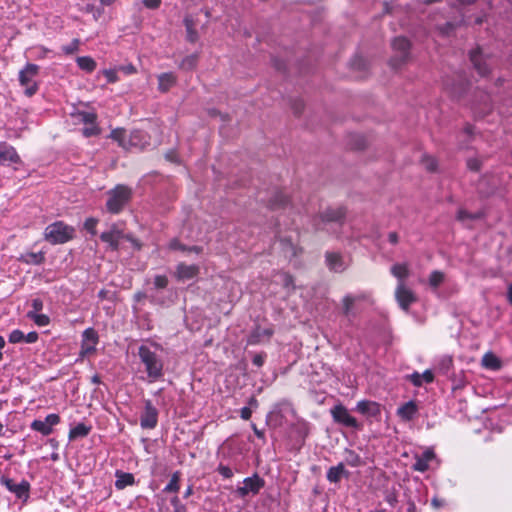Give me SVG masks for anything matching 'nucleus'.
I'll list each match as a JSON object with an SVG mask.
<instances>
[{"mask_svg":"<svg viewBox=\"0 0 512 512\" xmlns=\"http://www.w3.org/2000/svg\"><path fill=\"white\" fill-rule=\"evenodd\" d=\"M428 468V463H426L421 456L416 458V461L413 464V469L415 471L425 472Z\"/></svg>","mask_w":512,"mask_h":512,"instance_id":"obj_50","label":"nucleus"},{"mask_svg":"<svg viewBox=\"0 0 512 512\" xmlns=\"http://www.w3.org/2000/svg\"><path fill=\"white\" fill-rule=\"evenodd\" d=\"M197 61V54L188 55L181 61L180 67L185 70H192L196 66Z\"/></svg>","mask_w":512,"mask_h":512,"instance_id":"obj_40","label":"nucleus"},{"mask_svg":"<svg viewBox=\"0 0 512 512\" xmlns=\"http://www.w3.org/2000/svg\"><path fill=\"white\" fill-rule=\"evenodd\" d=\"M179 481H180V472L176 471V472H174L172 474L169 483L165 486L163 491L165 493H176V492H178L179 489H180Z\"/></svg>","mask_w":512,"mask_h":512,"instance_id":"obj_36","label":"nucleus"},{"mask_svg":"<svg viewBox=\"0 0 512 512\" xmlns=\"http://www.w3.org/2000/svg\"><path fill=\"white\" fill-rule=\"evenodd\" d=\"M288 202V197L282 191H275L274 196L268 201V206L275 210L285 207Z\"/></svg>","mask_w":512,"mask_h":512,"instance_id":"obj_29","label":"nucleus"},{"mask_svg":"<svg viewBox=\"0 0 512 512\" xmlns=\"http://www.w3.org/2000/svg\"><path fill=\"white\" fill-rule=\"evenodd\" d=\"M391 274L398 279V283L404 282L409 276V268L406 263H397L391 267Z\"/></svg>","mask_w":512,"mask_h":512,"instance_id":"obj_30","label":"nucleus"},{"mask_svg":"<svg viewBox=\"0 0 512 512\" xmlns=\"http://www.w3.org/2000/svg\"><path fill=\"white\" fill-rule=\"evenodd\" d=\"M456 28V24L452 22H446L445 24L438 27V30L442 35L448 36L450 35Z\"/></svg>","mask_w":512,"mask_h":512,"instance_id":"obj_48","label":"nucleus"},{"mask_svg":"<svg viewBox=\"0 0 512 512\" xmlns=\"http://www.w3.org/2000/svg\"><path fill=\"white\" fill-rule=\"evenodd\" d=\"M186 29L196 28L197 21L192 15H186L183 20Z\"/></svg>","mask_w":512,"mask_h":512,"instance_id":"obj_57","label":"nucleus"},{"mask_svg":"<svg viewBox=\"0 0 512 512\" xmlns=\"http://www.w3.org/2000/svg\"><path fill=\"white\" fill-rule=\"evenodd\" d=\"M281 277H282L283 286L285 288L294 290L295 285H294V278H293V276L288 274V273H282Z\"/></svg>","mask_w":512,"mask_h":512,"instance_id":"obj_49","label":"nucleus"},{"mask_svg":"<svg viewBox=\"0 0 512 512\" xmlns=\"http://www.w3.org/2000/svg\"><path fill=\"white\" fill-rule=\"evenodd\" d=\"M444 87L451 97L460 99L467 91L468 82L463 76L458 75L456 79L445 80Z\"/></svg>","mask_w":512,"mask_h":512,"instance_id":"obj_14","label":"nucleus"},{"mask_svg":"<svg viewBox=\"0 0 512 512\" xmlns=\"http://www.w3.org/2000/svg\"><path fill=\"white\" fill-rule=\"evenodd\" d=\"M346 216V209L344 207L332 208L328 207L313 217L312 224L315 230H322V224L339 223L342 224Z\"/></svg>","mask_w":512,"mask_h":512,"instance_id":"obj_5","label":"nucleus"},{"mask_svg":"<svg viewBox=\"0 0 512 512\" xmlns=\"http://www.w3.org/2000/svg\"><path fill=\"white\" fill-rule=\"evenodd\" d=\"M0 482L10 492L14 493L17 498L27 500L29 497L30 484L26 480H22L20 483H15L13 479L8 477H1Z\"/></svg>","mask_w":512,"mask_h":512,"instance_id":"obj_13","label":"nucleus"},{"mask_svg":"<svg viewBox=\"0 0 512 512\" xmlns=\"http://www.w3.org/2000/svg\"><path fill=\"white\" fill-rule=\"evenodd\" d=\"M135 482L134 475L123 471H116L115 487L119 490L124 489L129 485H133Z\"/></svg>","mask_w":512,"mask_h":512,"instance_id":"obj_27","label":"nucleus"},{"mask_svg":"<svg viewBox=\"0 0 512 512\" xmlns=\"http://www.w3.org/2000/svg\"><path fill=\"white\" fill-rule=\"evenodd\" d=\"M176 81V76L173 73H162L158 76V89L165 93L176 84Z\"/></svg>","mask_w":512,"mask_h":512,"instance_id":"obj_25","label":"nucleus"},{"mask_svg":"<svg viewBox=\"0 0 512 512\" xmlns=\"http://www.w3.org/2000/svg\"><path fill=\"white\" fill-rule=\"evenodd\" d=\"M406 379L410 381L414 386L421 387L423 383H432L434 381V374L431 370H425L422 374L414 372L406 376Z\"/></svg>","mask_w":512,"mask_h":512,"instance_id":"obj_24","label":"nucleus"},{"mask_svg":"<svg viewBox=\"0 0 512 512\" xmlns=\"http://www.w3.org/2000/svg\"><path fill=\"white\" fill-rule=\"evenodd\" d=\"M199 272L200 268L198 265H188L184 262H181L176 266L174 276L178 281L185 282L196 278Z\"/></svg>","mask_w":512,"mask_h":512,"instance_id":"obj_17","label":"nucleus"},{"mask_svg":"<svg viewBox=\"0 0 512 512\" xmlns=\"http://www.w3.org/2000/svg\"><path fill=\"white\" fill-rule=\"evenodd\" d=\"M76 62L82 70L92 72L96 68V62L89 56L77 57Z\"/></svg>","mask_w":512,"mask_h":512,"instance_id":"obj_35","label":"nucleus"},{"mask_svg":"<svg viewBox=\"0 0 512 512\" xmlns=\"http://www.w3.org/2000/svg\"><path fill=\"white\" fill-rule=\"evenodd\" d=\"M75 229L62 221H56L45 228L44 239L50 244H64L74 238Z\"/></svg>","mask_w":512,"mask_h":512,"instance_id":"obj_3","label":"nucleus"},{"mask_svg":"<svg viewBox=\"0 0 512 512\" xmlns=\"http://www.w3.org/2000/svg\"><path fill=\"white\" fill-rule=\"evenodd\" d=\"M91 431V426H88L84 423H78L75 427L71 428L69 431V439L75 440L77 438L86 437Z\"/></svg>","mask_w":512,"mask_h":512,"instance_id":"obj_31","label":"nucleus"},{"mask_svg":"<svg viewBox=\"0 0 512 512\" xmlns=\"http://www.w3.org/2000/svg\"><path fill=\"white\" fill-rule=\"evenodd\" d=\"M481 362L482 366L487 369L499 370L501 368L500 359L491 352L484 354Z\"/></svg>","mask_w":512,"mask_h":512,"instance_id":"obj_32","label":"nucleus"},{"mask_svg":"<svg viewBox=\"0 0 512 512\" xmlns=\"http://www.w3.org/2000/svg\"><path fill=\"white\" fill-rule=\"evenodd\" d=\"M130 198L131 190L124 185H118L109 192V197L106 202L107 210L113 214L119 213L129 202Z\"/></svg>","mask_w":512,"mask_h":512,"instance_id":"obj_4","label":"nucleus"},{"mask_svg":"<svg viewBox=\"0 0 512 512\" xmlns=\"http://www.w3.org/2000/svg\"><path fill=\"white\" fill-rule=\"evenodd\" d=\"M423 163H424L426 169L430 172L435 171L437 168V162L433 157L425 156L423 158Z\"/></svg>","mask_w":512,"mask_h":512,"instance_id":"obj_52","label":"nucleus"},{"mask_svg":"<svg viewBox=\"0 0 512 512\" xmlns=\"http://www.w3.org/2000/svg\"><path fill=\"white\" fill-rule=\"evenodd\" d=\"M470 60L474 68L481 76H486L489 74L490 65L487 63L480 49H476L470 52Z\"/></svg>","mask_w":512,"mask_h":512,"instance_id":"obj_21","label":"nucleus"},{"mask_svg":"<svg viewBox=\"0 0 512 512\" xmlns=\"http://www.w3.org/2000/svg\"><path fill=\"white\" fill-rule=\"evenodd\" d=\"M109 137L117 141L119 146L125 150L137 149L141 151L150 145V136L139 129H135L127 135L125 129L117 128L111 131Z\"/></svg>","mask_w":512,"mask_h":512,"instance_id":"obj_2","label":"nucleus"},{"mask_svg":"<svg viewBox=\"0 0 512 512\" xmlns=\"http://www.w3.org/2000/svg\"><path fill=\"white\" fill-rule=\"evenodd\" d=\"M24 337L25 334L21 330L15 329L10 333L8 340L10 343H21L24 341Z\"/></svg>","mask_w":512,"mask_h":512,"instance_id":"obj_47","label":"nucleus"},{"mask_svg":"<svg viewBox=\"0 0 512 512\" xmlns=\"http://www.w3.org/2000/svg\"><path fill=\"white\" fill-rule=\"evenodd\" d=\"M27 317L33 320L38 326H47L50 323V319L47 315L35 313V311H29Z\"/></svg>","mask_w":512,"mask_h":512,"instance_id":"obj_38","label":"nucleus"},{"mask_svg":"<svg viewBox=\"0 0 512 512\" xmlns=\"http://www.w3.org/2000/svg\"><path fill=\"white\" fill-rule=\"evenodd\" d=\"M264 485L265 481L258 474H254L244 479L243 486L238 487L236 493L241 498H245L249 495L254 496L259 493Z\"/></svg>","mask_w":512,"mask_h":512,"instance_id":"obj_8","label":"nucleus"},{"mask_svg":"<svg viewBox=\"0 0 512 512\" xmlns=\"http://www.w3.org/2000/svg\"><path fill=\"white\" fill-rule=\"evenodd\" d=\"M397 512H416L415 502L409 496L404 495V498L400 500Z\"/></svg>","mask_w":512,"mask_h":512,"instance_id":"obj_37","label":"nucleus"},{"mask_svg":"<svg viewBox=\"0 0 512 512\" xmlns=\"http://www.w3.org/2000/svg\"><path fill=\"white\" fill-rule=\"evenodd\" d=\"M169 248L171 250H180L183 252H193L196 254H200L203 251V248L201 246H186L182 244L178 239L174 238L169 243Z\"/></svg>","mask_w":512,"mask_h":512,"instance_id":"obj_33","label":"nucleus"},{"mask_svg":"<svg viewBox=\"0 0 512 512\" xmlns=\"http://www.w3.org/2000/svg\"><path fill=\"white\" fill-rule=\"evenodd\" d=\"M482 217V214L481 213H476V214H472L470 212H468L467 210H464V209H460L457 213V219L459 221H464V220H476V219H479Z\"/></svg>","mask_w":512,"mask_h":512,"instance_id":"obj_42","label":"nucleus"},{"mask_svg":"<svg viewBox=\"0 0 512 512\" xmlns=\"http://www.w3.org/2000/svg\"><path fill=\"white\" fill-rule=\"evenodd\" d=\"M123 239L129 241L136 250H141L142 243L138 239L134 238L131 234H124Z\"/></svg>","mask_w":512,"mask_h":512,"instance_id":"obj_59","label":"nucleus"},{"mask_svg":"<svg viewBox=\"0 0 512 512\" xmlns=\"http://www.w3.org/2000/svg\"><path fill=\"white\" fill-rule=\"evenodd\" d=\"M20 157L15 148L7 143H0V163L4 165L20 163Z\"/></svg>","mask_w":512,"mask_h":512,"instance_id":"obj_20","label":"nucleus"},{"mask_svg":"<svg viewBox=\"0 0 512 512\" xmlns=\"http://www.w3.org/2000/svg\"><path fill=\"white\" fill-rule=\"evenodd\" d=\"M352 67H354L356 69H364V67H365L364 59L362 57H360V56H356L352 60Z\"/></svg>","mask_w":512,"mask_h":512,"instance_id":"obj_60","label":"nucleus"},{"mask_svg":"<svg viewBox=\"0 0 512 512\" xmlns=\"http://www.w3.org/2000/svg\"><path fill=\"white\" fill-rule=\"evenodd\" d=\"M158 423V410L153 406L151 400L145 401L144 411L140 417V425L143 429H153Z\"/></svg>","mask_w":512,"mask_h":512,"instance_id":"obj_15","label":"nucleus"},{"mask_svg":"<svg viewBox=\"0 0 512 512\" xmlns=\"http://www.w3.org/2000/svg\"><path fill=\"white\" fill-rule=\"evenodd\" d=\"M186 39L191 43H195L199 39L196 28L186 29Z\"/></svg>","mask_w":512,"mask_h":512,"instance_id":"obj_54","label":"nucleus"},{"mask_svg":"<svg viewBox=\"0 0 512 512\" xmlns=\"http://www.w3.org/2000/svg\"><path fill=\"white\" fill-rule=\"evenodd\" d=\"M252 415V410L250 407H243L240 411V416L243 420H249Z\"/></svg>","mask_w":512,"mask_h":512,"instance_id":"obj_64","label":"nucleus"},{"mask_svg":"<svg viewBox=\"0 0 512 512\" xmlns=\"http://www.w3.org/2000/svg\"><path fill=\"white\" fill-rule=\"evenodd\" d=\"M418 413V406L415 401H408L398 407L397 415L405 422L412 421Z\"/></svg>","mask_w":512,"mask_h":512,"instance_id":"obj_22","label":"nucleus"},{"mask_svg":"<svg viewBox=\"0 0 512 512\" xmlns=\"http://www.w3.org/2000/svg\"><path fill=\"white\" fill-rule=\"evenodd\" d=\"M152 347L158 349L160 346L152 343L151 346L141 345L138 348V356L151 382L163 377L164 367L162 358L157 354L156 350H152Z\"/></svg>","mask_w":512,"mask_h":512,"instance_id":"obj_1","label":"nucleus"},{"mask_svg":"<svg viewBox=\"0 0 512 512\" xmlns=\"http://www.w3.org/2000/svg\"><path fill=\"white\" fill-rule=\"evenodd\" d=\"M39 67L36 64L28 63L19 73V82L25 88V94L29 97L33 96L38 86L35 82Z\"/></svg>","mask_w":512,"mask_h":512,"instance_id":"obj_7","label":"nucleus"},{"mask_svg":"<svg viewBox=\"0 0 512 512\" xmlns=\"http://www.w3.org/2000/svg\"><path fill=\"white\" fill-rule=\"evenodd\" d=\"M348 472L345 470L344 464L339 463L337 466H332L327 472V479L331 483H338L344 475Z\"/></svg>","mask_w":512,"mask_h":512,"instance_id":"obj_28","label":"nucleus"},{"mask_svg":"<svg viewBox=\"0 0 512 512\" xmlns=\"http://www.w3.org/2000/svg\"><path fill=\"white\" fill-rule=\"evenodd\" d=\"M31 306L33 308L32 311H35V313H38L43 309V301L40 298H35L31 302Z\"/></svg>","mask_w":512,"mask_h":512,"instance_id":"obj_61","label":"nucleus"},{"mask_svg":"<svg viewBox=\"0 0 512 512\" xmlns=\"http://www.w3.org/2000/svg\"><path fill=\"white\" fill-rule=\"evenodd\" d=\"M117 70L122 71L125 74H133L136 72V68L132 64L121 65L117 68Z\"/></svg>","mask_w":512,"mask_h":512,"instance_id":"obj_62","label":"nucleus"},{"mask_svg":"<svg viewBox=\"0 0 512 512\" xmlns=\"http://www.w3.org/2000/svg\"><path fill=\"white\" fill-rule=\"evenodd\" d=\"M153 283L156 289H165L168 286L169 280L165 275H156Z\"/></svg>","mask_w":512,"mask_h":512,"instance_id":"obj_46","label":"nucleus"},{"mask_svg":"<svg viewBox=\"0 0 512 512\" xmlns=\"http://www.w3.org/2000/svg\"><path fill=\"white\" fill-rule=\"evenodd\" d=\"M330 412L334 422L349 428H360L357 419L349 413L348 409L344 405H335Z\"/></svg>","mask_w":512,"mask_h":512,"instance_id":"obj_9","label":"nucleus"},{"mask_svg":"<svg viewBox=\"0 0 512 512\" xmlns=\"http://www.w3.org/2000/svg\"><path fill=\"white\" fill-rule=\"evenodd\" d=\"M217 472L222 475L224 478H232L233 477V471L230 467L225 466L223 464H219L217 467Z\"/></svg>","mask_w":512,"mask_h":512,"instance_id":"obj_53","label":"nucleus"},{"mask_svg":"<svg viewBox=\"0 0 512 512\" xmlns=\"http://www.w3.org/2000/svg\"><path fill=\"white\" fill-rule=\"evenodd\" d=\"M60 422L58 414H49L44 420H34L31 423V429L41 433L44 436L50 435L53 431V426Z\"/></svg>","mask_w":512,"mask_h":512,"instance_id":"obj_16","label":"nucleus"},{"mask_svg":"<svg viewBox=\"0 0 512 512\" xmlns=\"http://www.w3.org/2000/svg\"><path fill=\"white\" fill-rule=\"evenodd\" d=\"M79 46H80V40L73 39L69 45L62 47V51L67 55H71L79 50Z\"/></svg>","mask_w":512,"mask_h":512,"instance_id":"obj_45","label":"nucleus"},{"mask_svg":"<svg viewBox=\"0 0 512 512\" xmlns=\"http://www.w3.org/2000/svg\"><path fill=\"white\" fill-rule=\"evenodd\" d=\"M368 298V295L366 293H360L358 295H351V294H348L346 295L343 300H342V304H343V313L345 315H349L353 305L357 302V301H364Z\"/></svg>","mask_w":512,"mask_h":512,"instance_id":"obj_26","label":"nucleus"},{"mask_svg":"<svg viewBox=\"0 0 512 512\" xmlns=\"http://www.w3.org/2000/svg\"><path fill=\"white\" fill-rule=\"evenodd\" d=\"M445 275L441 271H433L429 276V284L433 288H438L444 281Z\"/></svg>","mask_w":512,"mask_h":512,"instance_id":"obj_39","label":"nucleus"},{"mask_svg":"<svg viewBox=\"0 0 512 512\" xmlns=\"http://www.w3.org/2000/svg\"><path fill=\"white\" fill-rule=\"evenodd\" d=\"M82 133L84 136L86 137H91V136H95V135H98L100 133V129L97 125L96 122L90 124V125H86L83 129H82Z\"/></svg>","mask_w":512,"mask_h":512,"instance_id":"obj_43","label":"nucleus"},{"mask_svg":"<svg viewBox=\"0 0 512 512\" xmlns=\"http://www.w3.org/2000/svg\"><path fill=\"white\" fill-rule=\"evenodd\" d=\"M357 411L361 414L375 417L380 414V405L377 402L362 400L357 403Z\"/></svg>","mask_w":512,"mask_h":512,"instance_id":"obj_23","label":"nucleus"},{"mask_svg":"<svg viewBox=\"0 0 512 512\" xmlns=\"http://www.w3.org/2000/svg\"><path fill=\"white\" fill-rule=\"evenodd\" d=\"M37 340H38V333L33 331V332H29L27 335H25L23 342L35 343Z\"/></svg>","mask_w":512,"mask_h":512,"instance_id":"obj_63","label":"nucleus"},{"mask_svg":"<svg viewBox=\"0 0 512 512\" xmlns=\"http://www.w3.org/2000/svg\"><path fill=\"white\" fill-rule=\"evenodd\" d=\"M21 260L27 264L39 265L44 262L45 257L42 252H29L22 255Z\"/></svg>","mask_w":512,"mask_h":512,"instance_id":"obj_34","label":"nucleus"},{"mask_svg":"<svg viewBox=\"0 0 512 512\" xmlns=\"http://www.w3.org/2000/svg\"><path fill=\"white\" fill-rule=\"evenodd\" d=\"M124 238L123 231L118 227L117 224H112L108 230L104 231L100 235V239L107 243L109 248L113 251H118L120 248V240Z\"/></svg>","mask_w":512,"mask_h":512,"instance_id":"obj_12","label":"nucleus"},{"mask_svg":"<svg viewBox=\"0 0 512 512\" xmlns=\"http://www.w3.org/2000/svg\"><path fill=\"white\" fill-rule=\"evenodd\" d=\"M119 70L117 69H107V70H104V76L106 77L107 79V82L109 83H115L119 80L118 76H117V72Z\"/></svg>","mask_w":512,"mask_h":512,"instance_id":"obj_51","label":"nucleus"},{"mask_svg":"<svg viewBox=\"0 0 512 512\" xmlns=\"http://www.w3.org/2000/svg\"><path fill=\"white\" fill-rule=\"evenodd\" d=\"M395 298L400 308L408 311L410 306L417 301L415 293L404 282L398 283L395 289Z\"/></svg>","mask_w":512,"mask_h":512,"instance_id":"obj_10","label":"nucleus"},{"mask_svg":"<svg viewBox=\"0 0 512 512\" xmlns=\"http://www.w3.org/2000/svg\"><path fill=\"white\" fill-rule=\"evenodd\" d=\"M77 117L79 121L84 123L85 125H90L96 122L97 120V115L93 112L81 111L78 112Z\"/></svg>","mask_w":512,"mask_h":512,"instance_id":"obj_41","label":"nucleus"},{"mask_svg":"<svg viewBox=\"0 0 512 512\" xmlns=\"http://www.w3.org/2000/svg\"><path fill=\"white\" fill-rule=\"evenodd\" d=\"M274 330L272 327L262 328L260 325H255L247 338V345H258L264 340L269 341Z\"/></svg>","mask_w":512,"mask_h":512,"instance_id":"obj_18","label":"nucleus"},{"mask_svg":"<svg viewBox=\"0 0 512 512\" xmlns=\"http://www.w3.org/2000/svg\"><path fill=\"white\" fill-rule=\"evenodd\" d=\"M96 225H97V220L94 219V218H88L85 223H84V227L87 231H89L91 234H96Z\"/></svg>","mask_w":512,"mask_h":512,"instance_id":"obj_55","label":"nucleus"},{"mask_svg":"<svg viewBox=\"0 0 512 512\" xmlns=\"http://www.w3.org/2000/svg\"><path fill=\"white\" fill-rule=\"evenodd\" d=\"M466 165L470 171L478 172L482 167V161L477 157H472L467 159Z\"/></svg>","mask_w":512,"mask_h":512,"instance_id":"obj_44","label":"nucleus"},{"mask_svg":"<svg viewBox=\"0 0 512 512\" xmlns=\"http://www.w3.org/2000/svg\"><path fill=\"white\" fill-rule=\"evenodd\" d=\"M392 48L395 55L390 59V65L392 68L398 69L408 61L411 43L406 37L398 36L393 39Z\"/></svg>","mask_w":512,"mask_h":512,"instance_id":"obj_6","label":"nucleus"},{"mask_svg":"<svg viewBox=\"0 0 512 512\" xmlns=\"http://www.w3.org/2000/svg\"><path fill=\"white\" fill-rule=\"evenodd\" d=\"M265 359H266V353L261 352V353H258V354L254 355V357L252 359V362L257 367H262L264 362H265Z\"/></svg>","mask_w":512,"mask_h":512,"instance_id":"obj_58","label":"nucleus"},{"mask_svg":"<svg viewBox=\"0 0 512 512\" xmlns=\"http://www.w3.org/2000/svg\"><path fill=\"white\" fill-rule=\"evenodd\" d=\"M142 3L147 9L156 10L161 6L162 0H142Z\"/></svg>","mask_w":512,"mask_h":512,"instance_id":"obj_56","label":"nucleus"},{"mask_svg":"<svg viewBox=\"0 0 512 512\" xmlns=\"http://www.w3.org/2000/svg\"><path fill=\"white\" fill-rule=\"evenodd\" d=\"M98 341V333L94 328L85 329L82 333L80 356L86 357L95 353Z\"/></svg>","mask_w":512,"mask_h":512,"instance_id":"obj_11","label":"nucleus"},{"mask_svg":"<svg viewBox=\"0 0 512 512\" xmlns=\"http://www.w3.org/2000/svg\"><path fill=\"white\" fill-rule=\"evenodd\" d=\"M325 262L330 271L335 273H342L346 270L347 264L345 263L342 255L337 252L327 251L325 253Z\"/></svg>","mask_w":512,"mask_h":512,"instance_id":"obj_19","label":"nucleus"}]
</instances>
